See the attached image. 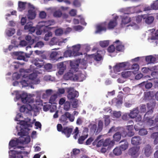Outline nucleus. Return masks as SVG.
I'll return each mask as SVG.
<instances>
[{"mask_svg": "<svg viewBox=\"0 0 158 158\" xmlns=\"http://www.w3.org/2000/svg\"><path fill=\"white\" fill-rule=\"evenodd\" d=\"M127 131V135L131 137L133 136L135 134L133 131L134 129H126Z\"/></svg>", "mask_w": 158, "mask_h": 158, "instance_id": "55", "label": "nucleus"}, {"mask_svg": "<svg viewBox=\"0 0 158 158\" xmlns=\"http://www.w3.org/2000/svg\"><path fill=\"white\" fill-rule=\"evenodd\" d=\"M91 56L94 58V60L97 61H99L102 59L101 55L98 53H97L95 54H92L91 55Z\"/></svg>", "mask_w": 158, "mask_h": 158, "instance_id": "36", "label": "nucleus"}, {"mask_svg": "<svg viewBox=\"0 0 158 158\" xmlns=\"http://www.w3.org/2000/svg\"><path fill=\"white\" fill-rule=\"evenodd\" d=\"M73 4L76 7H79L81 6V3L79 0H74Z\"/></svg>", "mask_w": 158, "mask_h": 158, "instance_id": "57", "label": "nucleus"}, {"mask_svg": "<svg viewBox=\"0 0 158 158\" xmlns=\"http://www.w3.org/2000/svg\"><path fill=\"white\" fill-rule=\"evenodd\" d=\"M152 118H149L148 119H144L146 121V125L148 126H151L153 125L154 124V120L152 119Z\"/></svg>", "mask_w": 158, "mask_h": 158, "instance_id": "42", "label": "nucleus"}, {"mask_svg": "<svg viewBox=\"0 0 158 158\" xmlns=\"http://www.w3.org/2000/svg\"><path fill=\"white\" fill-rule=\"evenodd\" d=\"M106 28L105 27L102 26L101 25H99L97 27L96 32H100L103 31H106Z\"/></svg>", "mask_w": 158, "mask_h": 158, "instance_id": "46", "label": "nucleus"}, {"mask_svg": "<svg viewBox=\"0 0 158 158\" xmlns=\"http://www.w3.org/2000/svg\"><path fill=\"white\" fill-rule=\"evenodd\" d=\"M88 129H85L83 133L84 135L81 136L79 138L78 142L79 144H82L83 143V141L87 138L88 136Z\"/></svg>", "mask_w": 158, "mask_h": 158, "instance_id": "14", "label": "nucleus"}, {"mask_svg": "<svg viewBox=\"0 0 158 158\" xmlns=\"http://www.w3.org/2000/svg\"><path fill=\"white\" fill-rule=\"evenodd\" d=\"M143 151L146 156L148 157L153 152L152 148L149 144L146 145L143 148Z\"/></svg>", "mask_w": 158, "mask_h": 158, "instance_id": "10", "label": "nucleus"}, {"mask_svg": "<svg viewBox=\"0 0 158 158\" xmlns=\"http://www.w3.org/2000/svg\"><path fill=\"white\" fill-rule=\"evenodd\" d=\"M143 16V19H145V23L148 24H151L154 20V18L152 16H149L146 15H144Z\"/></svg>", "mask_w": 158, "mask_h": 158, "instance_id": "20", "label": "nucleus"}, {"mask_svg": "<svg viewBox=\"0 0 158 158\" xmlns=\"http://www.w3.org/2000/svg\"><path fill=\"white\" fill-rule=\"evenodd\" d=\"M67 98L70 100H73L79 96L78 92L74 90L73 88L70 87L67 88Z\"/></svg>", "mask_w": 158, "mask_h": 158, "instance_id": "5", "label": "nucleus"}, {"mask_svg": "<svg viewBox=\"0 0 158 158\" xmlns=\"http://www.w3.org/2000/svg\"><path fill=\"white\" fill-rule=\"evenodd\" d=\"M20 143V139H16V140H11L9 143V146L13 148L17 146L19 143Z\"/></svg>", "mask_w": 158, "mask_h": 158, "instance_id": "24", "label": "nucleus"}, {"mask_svg": "<svg viewBox=\"0 0 158 158\" xmlns=\"http://www.w3.org/2000/svg\"><path fill=\"white\" fill-rule=\"evenodd\" d=\"M112 102L113 103L115 104L116 106H118L122 104L123 99L122 98L119 99L116 98H114L112 100Z\"/></svg>", "mask_w": 158, "mask_h": 158, "instance_id": "30", "label": "nucleus"}, {"mask_svg": "<svg viewBox=\"0 0 158 158\" xmlns=\"http://www.w3.org/2000/svg\"><path fill=\"white\" fill-rule=\"evenodd\" d=\"M140 110L141 112L144 113L146 111V106L145 105H142L140 108Z\"/></svg>", "mask_w": 158, "mask_h": 158, "instance_id": "64", "label": "nucleus"}, {"mask_svg": "<svg viewBox=\"0 0 158 158\" xmlns=\"http://www.w3.org/2000/svg\"><path fill=\"white\" fill-rule=\"evenodd\" d=\"M70 65L72 69L74 71H77L78 69L79 64L75 62H71Z\"/></svg>", "mask_w": 158, "mask_h": 158, "instance_id": "33", "label": "nucleus"}, {"mask_svg": "<svg viewBox=\"0 0 158 158\" xmlns=\"http://www.w3.org/2000/svg\"><path fill=\"white\" fill-rule=\"evenodd\" d=\"M109 42L108 40H105L100 41L99 43L100 46L102 48H105L109 45Z\"/></svg>", "mask_w": 158, "mask_h": 158, "instance_id": "45", "label": "nucleus"}, {"mask_svg": "<svg viewBox=\"0 0 158 158\" xmlns=\"http://www.w3.org/2000/svg\"><path fill=\"white\" fill-rule=\"evenodd\" d=\"M81 46L80 44H78L72 46V51L73 53H75L76 56H79L80 55H82V53L78 52L80 49Z\"/></svg>", "mask_w": 158, "mask_h": 158, "instance_id": "16", "label": "nucleus"}, {"mask_svg": "<svg viewBox=\"0 0 158 158\" xmlns=\"http://www.w3.org/2000/svg\"><path fill=\"white\" fill-rule=\"evenodd\" d=\"M75 53H73L71 50H68L66 51L64 53V56L65 57H70L71 56H76Z\"/></svg>", "mask_w": 158, "mask_h": 158, "instance_id": "31", "label": "nucleus"}, {"mask_svg": "<svg viewBox=\"0 0 158 158\" xmlns=\"http://www.w3.org/2000/svg\"><path fill=\"white\" fill-rule=\"evenodd\" d=\"M129 63L127 62L117 63L113 67L114 72L117 73L123 69Z\"/></svg>", "mask_w": 158, "mask_h": 158, "instance_id": "6", "label": "nucleus"}, {"mask_svg": "<svg viewBox=\"0 0 158 158\" xmlns=\"http://www.w3.org/2000/svg\"><path fill=\"white\" fill-rule=\"evenodd\" d=\"M33 23L31 22L27 23L24 26V29L28 30L29 31L33 33L36 30V27H33Z\"/></svg>", "mask_w": 158, "mask_h": 158, "instance_id": "12", "label": "nucleus"}, {"mask_svg": "<svg viewBox=\"0 0 158 158\" xmlns=\"http://www.w3.org/2000/svg\"><path fill=\"white\" fill-rule=\"evenodd\" d=\"M27 4L26 2L19 1L18 3V10L20 11L24 10L25 9L26 4Z\"/></svg>", "mask_w": 158, "mask_h": 158, "instance_id": "26", "label": "nucleus"}, {"mask_svg": "<svg viewBox=\"0 0 158 158\" xmlns=\"http://www.w3.org/2000/svg\"><path fill=\"white\" fill-rule=\"evenodd\" d=\"M62 15L61 12L60 10H57L55 11L53 14V16L55 17L60 18Z\"/></svg>", "mask_w": 158, "mask_h": 158, "instance_id": "49", "label": "nucleus"}, {"mask_svg": "<svg viewBox=\"0 0 158 158\" xmlns=\"http://www.w3.org/2000/svg\"><path fill=\"white\" fill-rule=\"evenodd\" d=\"M114 44H117V45L115 47V49L117 51L121 52L123 50L124 46L122 44V42H120L119 40H117L114 42Z\"/></svg>", "mask_w": 158, "mask_h": 158, "instance_id": "17", "label": "nucleus"}, {"mask_svg": "<svg viewBox=\"0 0 158 158\" xmlns=\"http://www.w3.org/2000/svg\"><path fill=\"white\" fill-rule=\"evenodd\" d=\"M111 142L109 139H106L104 141L103 140V146L104 147L107 146L110 144Z\"/></svg>", "mask_w": 158, "mask_h": 158, "instance_id": "54", "label": "nucleus"}, {"mask_svg": "<svg viewBox=\"0 0 158 158\" xmlns=\"http://www.w3.org/2000/svg\"><path fill=\"white\" fill-rule=\"evenodd\" d=\"M23 152L21 151H18L15 150H11V152L10 153L9 156L10 158H15L17 154L18 153H22Z\"/></svg>", "mask_w": 158, "mask_h": 158, "instance_id": "28", "label": "nucleus"}, {"mask_svg": "<svg viewBox=\"0 0 158 158\" xmlns=\"http://www.w3.org/2000/svg\"><path fill=\"white\" fill-rule=\"evenodd\" d=\"M118 17L116 16L112 20L110 21L107 25V28L109 30L112 29L116 27L117 25V19H118Z\"/></svg>", "mask_w": 158, "mask_h": 158, "instance_id": "9", "label": "nucleus"}, {"mask_svg": "<svg viewBox=\"0 0 158 158\" xmlns=\"http://www.w3.org/2000/svg\"><path fill=\"white\" fill-rule=\"evenodd\" d=\"M115 47L113 45L110 46L108 48L107 50L109 52H113L115 50Z\"/></svg>", "mask_w": 158, "mask_h": 158, "instance_id": "63", "label": "nucleus"}, {"mask_svg": "<svg viewBox=\"0 0 158 158\" xmlns=\"http://www.w3.org/2000/svg\"><path fill=\"white\" fill-rule=\"evenodd\" d=\"M15 31L14 28H9L6 30V35L9 36H12L15 33Z\"/></svg>", "mask_w": 158, "mask_h": 158, "instance_id": "44", "label": "nucleus"}, {"mask_svg": "<svg viewBox=\"0 0 158 158\" xmlns=\"http://www.w3.org/2000/svg\"><path fill=\"white\" fill-rule=\"evenodd\" d=\"M78 81H83L85 79L84 74L81 73H78Z\"/></svg>", "mask_w": 158, "mask_h": 158, "instance_id": "51", "label": "nucleus"}, {"mask_svg": "<svg viewBox=\"0 0 158 158\" xmlns=\"http://www.w3.org/2000/svg\"><path fill=\"white\" fill-rule=\"evenodd\" d=\"M37 75L36 73H33L29 75L28 76H26V75H23V77L25 78H29L30 80H34L36 79V78L37 77Z\"/></svg>", "mask_w": 158, "mask_h": 158, "instance_id": "32", "label": "nucleus"}, {"mask_svg": "<svg viewBox=\"0 0 158 158\" xmlns=\"http://www.w3.org/2000/svg\"><path fill=\"white\" fill-rule=\"evenodd\" d=\"M67 116L68 117V119H69L70 121L71 122H73L74 121L75 117L73 115H72L70 114L68 112H67Z\"/></svg>", "mask_w": 158, "mask_h": 158, "instance_id": "58", "label": "nucleus"}, {"mask_svg": "<svg viewBox=\"0 0 158 158\" xmlns=\"http://www.w3.org/2000/svg\"><path fill=\"white\" fill-rule=\"evenodd\" d=\"M26 106L23 105L20 108V111L21 112H25L26 111V113L27 112V110L31 111L33 110L35 112H36L38 110V106L35 105L34 103H26Z\"/></svg>", "mask_w": 158, "mask_h": 158, "instance_id": "4", "label": "nucleus"}, {"mask_svg": "<svg viewBox=\"0 0 158 158\" xmlns=\"http://www.w3.org/2000/svg\"><path fill=\"white\" fill-rule=\"evenodd\" d=\"M135 131H138L139 130V135L143 136L147 135L148 133V131L146 129H135Z\"/></svg>", "mask_w": 158, "mask_h": 158, "instance_id": "41", "label": "nucleus"}, {"mask_svg": "<svg viewBox=\"0 0 158 158\" xmlns=\"http://www.w3.org/2000/svg\"><path fill=\"white\" fill-rule=\"evenodd\" d=\"M102 135H98L94 141L93 143L92 144L93 146L96 145L97 147H100L103 145V139H100L102 137Z\"/></svg>", "mask_w": 158, "mask_h": 158, "instance_id": "11", "label": "nucleus"}, {"mask_svg": "<svg viewBox=\"0 0 158 158\" xmlns=\"http://www.w3.org/2000/svg\"><path fill=\"white\" fill-rule=\"evenodd\" d=\"M139 112L138 108H134L131 111L129 114V116L130 118H134L136 117L137 115Z\"/></svg>", "mask_w": 158, "mask_h": 158, "instance_id": "21", "label": "nucleus"}, {"mask_svg": "<svg viewBox=\"0 0 158 158\" xmlns=\"http://www.w3.org/2000/svg\"><path fill=\"white\" fill-rule=\"evenodd\" d=\"M139 69V66L137 64H133L131 66V69H134L135 71H138Z\"/></svg>", "mask_w": 158, "mask_h": 158, "instance_id": "62", "label": "nucleus"}, {"mask_svg": "<svg viewBox=\"0 0 158 158\" xmlns=\"http://www.w3.org/2000/svg\"><path fill=\"white\" fill-rule=\"evenodd\" d=\"M68 114L67 113V112L65 113L62 115L60 118V123H64V124L65 123H67L68 122L67 121L68 119V117L67 116V114Z\"/></svg>", "mask_w": 158, "mask_h": 158, "instance_id": "29", "label": "nucleus"}, {"mask_svg": "<svg viewBox=\"0 0 158 158\" xmlns=\"http://www.w3.org/2000/svg\"><path fill=\"white\" fill-rule=\"evenodd\" d=\"M55 34L56 36H60L63 33V31L60 29L56 30L55 32Z\"/></svg>", "mask_w": 158, "mask_h": 158, "instance_id": "60", "label": "nucleus"}, {"mask_svg": "<svg viewBox=\"0 0 158 158\" xmlns=\"http://www.w3.org/2000/svg\"><path fill=\"white\" fill-rule=\"evenodd\" d=\"M120 143H121L120 146V148L122 151H124L128 148V143L126 140H122L120 141Z\"/></svg>", "mask_w": 158, "mask_h": 158, "instance_id": "18", "label": "nucleus"}, {"mask_svg": "<svg viewBox=\"0 0 158 158\" xmlns=\"http://www.w3.org/2000/svg\"><path fill=\"white\" fill-rule=\"evenodd\" d=\"M128 14V13H125L123 15L120 16L122 19V24L125 25L131 22V18L127 16Z\"/></svg>", "mask_w": 158, "mask_h": 158, "instance_id": "13", "label": "nucleus"}, {"mask_svg": "<svg viewBox=\"0 0 158 158\" xmlns=\"http://www.w3.org/2000/svg\"><path fill=\"white\" fill-rule=\"evenodd\" d=\"M144 15H138L136 17V21L137 23H140L142 20V19H143Z\"/></svg>", "mask_w": 158, "mask_h": 158, "instance_id": "59", "label": "nucleus"}, {"mask_svg": "<svg viewBox=\"0 0 158 158\" xmlns=\"http://www.w3.org/2000/svg\"><path fill=\"white\" fill-rule=\"evenodd\" d=\"M57 67L59 69L58 73L60 74H62L66 69V65L62 62L58 63L57 64Z\"/></svg>", "mask_w": 158, "mask_h": 158, "instance_id": "19", "label": "nucleus"}, {"mask_svg": "<svg viewBox=\"0 0 158 158\" xmlns=\"http://www.w3.org/2000/svg\"><path fill=\"white\" fill-rule=\"evenodd\" d=\"M130 118L129 116V114L125 113L124 114L122 117V119L124 120H128Z\"/></svg>", "mask_w": 158, "mask_h": 158, "instance_id": "61", "label": "nucleus"}, {"mask_svg": "<svg viewBox=\"0 0 158 158\" xmlns=\"http://www.w3.org/2000/svg\"><path fill=\"white\" fill-rule=\"evenodd\" d=\"M36 13L35 10H29L28 11V17L30 19H34L36 16Z\"/></svg>", "mask_w": 158, "mask_h": 158, "instance_id": "27", "label": "nucleus"}, {"mask_svg": "<svg viewBox=\"0 0 158 158\" xmlns=\"http://www.w3.org/2000/svg\"><path fill=\"white\" fill-rule=\"evenodd\" d=\"M151 7L154 10H158V2L157 1L154 2L151 5Z\"/></svg>", "mask_w": 158, "mask_h": 158, "instance_id": "56", "label": "nucleus"}, {"mask_svg": "<svg viewBox=\"0 0 158 158\" xmlns=\"http://www.w3.org/2000/svg\"><path fill=\"white\" fill-rule=\"evenodd\" d=\"M140 146H134L130 148L128 151V154L132 157L135 158L137 157L139 155V151Z\"/></svg>", "mask_w": 158, "mask_h": 158, "instance_id": "7", "label": "nucleus"}, {"mask_svg": "<svg viewBox=\"0 0 158 158\" xmlns=\"http://www.w3.org/2000/svg\"><path fill=\"white\" fill-rule=\"evenodd\" d=\"M25 40L28 41V42L29 44H32L34 42V40L32 39L31 37V36L27 35L25 37Z\"/></svg>", "mask_w": 158, "mask_h": 158, "instance_id": "47", "label": "nucleus"}, {"mask_svg": "<svg viewBox=\"0 0 158 158\" xmlns=\"http://www.w3.org/2000/svg\"><path fill=\"white\" fill-rule=\"evenodd\" d=\"M36 59H35L32 61V63L34 64L37 67L39 68H40L42 67L43 65V64L42 63H39Z\"/></svg>", "mask_w": 158, "mask_h": 158, "instance_id": "48", "label": "nucleus"}, {"mask_svg": "<svg viewBox=\"0 0 158 158\" xmlns=\"http://www.w3.org/2000/svg\"><path fill=\"white\" fill-rule=\"evenodd\" d=\"M110 116L109 115H105L104 116V123L106 127L108 126L110 123Z\"/></svg>", "mask_w": 158, "mask_h": 158, "instance_id": "37", "label": "nucleus"}, {"mask_svg": "<svg viewBox=\"0 0 158 158\" xmlns=\"http://www.w3.org/2000/svg\"><path fill=\"white\" fill-rule=\"evenodd\" d=\"M44 45V43L41 41H39L37 42L34 46V47H37L40 48H41Z\"/></svg>", "mask_w": 158, "mask_h": 158, "instance_id": "53", "label": "nucleus"}, {"mask_svg": "<svg viewBox=\"0 0 158 158\" xmlns=\"http://www.w3.org/2000/svg\"><path fill=\"white\" fill-rule=\"evenodd\" d=\"M57 52L52 51L50 54V58L51 60H58V58H57Z\"/></svg>", "mask_w": 158, "mask_h": 158, "instance_id": "34", "label": "nucleus"}, {"mask_svg": "<svg viewBox=\"0 0 158 158\" xmlns=\"http://www.w3.org/2000/svg\"><path fill=\"white\" fill-rule=\"evenodd\" d=\"M21 116L20 114H18L15 118V120L19 121L18 120L17 117L20 118ZM27 121L24 120L19 121V122L17 123L18 124L20 125L19 127L20 128H28V127H32L33 123H31V119L27 118Z\"/></svg>", "mask_w": 158, "mask_h": 158, "instance_id": "3", "label": "nucleus"}, {"mask_svg": "<svg viewBox=\"0 0 158 158\" xmlns=\"http://www.w3.org/2000/svg\"><path fill=\"white\" fill-rule=\"evenodd\" d=\"M55 23V22L53 20L40 21L39 23L40 29L43 30L44 32L48 31L50 30L51 28L49 26L54 24Z\"/></svg>", "mask_w": 158, "mask_h": 158, "instance_id": "2", "label": "nucleus"}, {"mask_svg": "<svg viewBox=\"0 0 158 158\" xmlns=\"http://www.w3.org/2000/svg\"><path fill=\"white\" fill-rule=\"evenodd\" d=\"M23 52H17L15 53V55L18 56L17 59L19 60H24L25 59V57L24 55H23Z\"/></svg>", "mask_w": 158, "mask_h": 158, "instance_id": "43", "label": "nucleus"}, {"mask_svg": "<svg viewBox=\"0 0 158 158\" xmlns=\"http://www.w3.org/2000/svg\"><path fill=\"white\" fill-rule=\"evenodd\" d=\"M153 112V110L152 109H151L148 111L144 115V119L149 118H153L154 116H152Z\"/></svg>", "mask_w": 158, "mask_h": 158, "instance_id": "25", "label": "nucleus"}, {"mask_svg": "<svg viewBox=\"0 0 158 158\" xmlns=\"http://www.w3.org/2000/svg\"><path fill=\"white\" fill-rule=\"evenodd\" d=\"M48 32L45 35L44 40L45 41H48L49 40V37H51L52 36V32L50 31H48Z\"/></svg>", "mask_w": 158, "mask_h": 158, "instance_id": "52", "label": "nucleus"}, {"mask_svg": "<svg viewBox=\"0 0 158 158\" xmlns=\"http://www.w3.org/2000/svg\"><path fill=\"white\" fill-rule=\"evenodd\" d=\"M121 135L120 132H117L113 135L114 139L116 141H119L121 138Z\"/></svg>", "mask_w": 158, "mask_h": 158, "instance_id": "40", "label": "nucleus"}, {"mask_svg": "<svg viewBox=\"0 0 158 158\" xmlns=\"http://www.w3.org/2000/svg\"><path fill=\"white\" fill-rule=\"evenodd\" d=\"M58 131H61L65 134L67 137H69L73 129H57Z\"/></svg>", "mask_w": 158, "mask_h": 158, "instance_id": "22", "label": "nucleus"}, {"mask_svg": "<svg viewBox=\"0 0 158 158\" xmlns=\"http://www.w3.org/2000/svg\"><path fill=\"white\" fill-rule=\"evenodd\" d=\"M70 108V103L69 102H66L64 105V109L66 111H68Z\"/></svg>", "mask_w": 158, "mask_h": 158, "instance_id": "50", "label": "nucleus"}, {"mask_svg": "<svg viewBox=\"0 0 158 158\" xmlns=\"http://www.w3.org/2000/svg\"><path fill=\"white\" fill-rule=\"evenodd\" d=\"M145 60L148 64L154 63L156 61V59L152 56L150 55L146 57Z\"/></svg>", "mask_w": 158, "mask_h": 158, "instance_id": "23", "label": "nucleus"}, {"mask_svg": "<svg viewBox=\"0 0 158 158\" xmlns=\"http://www.w3.org/2000/svg\"><path fill=\"white\" fill-rule=\"evenodd\" d=\"M131 73V71H124L121 73V76L123 78H126L130 77Z\"/></svg>", "mask_w": 158, "mask_h": 158, "instance_id": "39", "label": "nucleus"}, {"mask_svg": "<svg viewBox=\"0 0 158 158\" xmlns=\"http://www.w3.org/2000/svg\"><path fill=\"white\" fill-rule=\"evenodd\" d=\"M26 129H20V131L18 132V135L20 136L19 139L20 143L27 144L30 142L31 139L30 137L27 135L28 133L25 130ZM27 129L29 131L31 129Z\"/></svg>", "mask_w": 158, "mask_h": 158, "instance_id": "1", "label": "nucleus"}, {"mask_svg": "<svg viewBox=\"0 0 158 158\" xmlns=\"http://www.w3.org/2000/svg\"><path fill=\"white\" fill-rule=\"evenodd\" d=\"M21 99L25 103H34V99L31 97H28L26 93H23L21 94Z\"/></svg>", "mask_w": 158, "mask_h": 158, "instance_id": "8", "label": "nucleus"}, {"mask_svg": "<svg viewBox=\"0 0 158 158\" xmlns=\"http://www.w3.org/2000/svg\"><path fill=\"white\" fill-rule=\"evenodd\" d=\"M122 150L120 147H117L113 150L114 154L116 156H119L122 154Z\"/></svg>", "mask_w": 158, "mask_h": 158, "instance_id": "38", "label": "nucleus"}, {"mask_svg": "<svg viewBox=\"0 0 158 158\" xmlns=\"http://www.w3.org/2000/svg\"><path fill=\"white\" fill-rule=\"evenodd\" d=\"M141 138L138 136H135L131 138V143L133 145H137L141 143Z\"/></svg>", "mask_w": 158, "mask_h": 158, "instance_id": "15", "label": "nucleus"}, {"mask_svg": "<svg viewBox=\"0 0 158 158\" xmlns=\"http://www.w3.org/2000/svg\"><path fill=\"white\" fill-rule=\"evenodd\" d=\"M73 74L71 72H68L65 74L64 76V79L66 80H72Z\"/></svg>", "mask_w": 158, "mask_h": 158, "instance_id": "35", "label": "nucleus"}]
</instances>
